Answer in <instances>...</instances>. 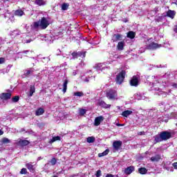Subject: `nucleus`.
<instances>
[{"label": "nucleus", "mask_w": 177, "mask_h": 177, "mask_svg": "<svg viewBox=\"0 0 177 177\" xmlns=\"http://www.w3.org/2000/svg\"><path fill=\"white\" fill-rule=\"evenodd\" d=\"M152 80H153L154 82L152 83V87L151 88V91H159L158 95H165V92H162L161 88H162V86H161V83H160V80H158V77L156 76H152Z\"/></svg>", "instance_id": "obj_1"}, {"label": "nucleus", "mask_w": 177, "mask_h": 177, "mask_svg": "<svg viewBox=\"0 0 177 177\" xmlns=\"http://www.w3.org/2000/svg\"><path fill=\"white\" fill-rule=\"evenodd\" d=\"M50 24V19L49 18L42 17L41 21H36L33 24L35 28L40 27L42 30H45Z\"/></svg>", "instance_id": "obj_2"}, {"label": "nucleus", "mask_w": 177, "mask_h": 177, "mask_svg": "<svg viewBox=\"0 0 177 177\" xmlns=\"http://www.w3.org/2000/svg\"><path fill=\"white\" fill-rule=\"evenodd\" d=\"M85 56H86V51H75L71 55H63V57H66V59H70V60L72 59H78V57H82L84 59Z\"/></svg>", "instance_id": "obj_3"}, {"label": "nucleus", "mask_w": 177, "mask_h": 177, "mask_svg": "<svg viewBox=\"0 0 177 177\" xmlns=\"http://www.w3.org/2000/svg\"><path fill=\"white\" fill-rule=\"evenodd\" d=\"M161 46H163V48H169V43H165L164 44L161 45L152 42L147 45V49H149V50H154L156 49H158V48H161Z\"/></svg>", "instance_id": "obj_4"}, {"label": "nucleus", "mask_w": 177, "mask_h": 177, "mask_svg": "<svg viewBox=\"0 0 177 177\" xmlns=\"http://www.w3.org/2000/svg\"><path fill=\"white\" fill-rule=\"evenodd\" d=\"M106 97L110 100H117L118 99L117 91L115 90H109L106 91Z\"/></svg>", "instance_id": "obj_5"}, {"label": "nucleus", "mask_w": 177, "mask_h": 177, "mask_svg": "<svg viewBox=\"0 0 177 177\" xmlns=\"http://www.w3.org/2000/svg\"><path fill=\"white\" fill-rule=\"evenodd\" d=\"M124 78H125V71H122L116 75V84H118V85H121V84L124 82Z\"/></svg>", "instance_id": "obj_6"}, {"label": "nucleus", "mask_w": 177, "mask_h": 177, "mask_svg": "<svg viewBox=\"0 0 177 177\" xmlns=\"http://www.w3.org/2000/svg\"><path fill=\"white\" fill-rule=\"evenodd\" d=\"M21 37L22 39L23 44H30V42H32L33 41L32 39L30 38V35L23 33L21 35Z\"/></svg>", "instance_id": "obj_7"}, {"label": "nucleus", "mask_w": 177, "mask_h": 177, "mask_svg": "<svg viewBox=\"0 0 177 177\" xmlns=\"http://www.w3.org/2000/svg\"><path fill=\"white\" fill-rule=\"evenodd\" d=\"M103 121H104V117L102 115L96 117L94 120V127H99V125H100Z\"/></svg>", "instance_id": "obj_8"}, {"label": "nucleus", "mask_w": 177, "mask_h": 177, "mask_svg": "<svg viewBox=\"0 0 177 177\" xmlns=\"http://www.w3.org/2000/svg\"><path fill=\"white\" fill-rule=\"evenodd\" d=\"M12 96V93H3L0 94V100L3 102H5V100H8Z\"/></svg>", "instance_id": "obj_9"}, {"label": "nucleus", "mask_w": 177, "mask_h": 177, "mask_svg": "<svg viewBox=\"0 0 177 177\" xmlns=\"http://www.w3.org/2000/svg\"><path fill=\"white\" fill-rule=\"evenodd\" d=\"M121 146H122V142L118 140L114 141L113 143V147L115 152L118 151V149L121 148Z\"/></svg>", "instance_id": "obj_10"}, {"label": "nucleus", "mask_w": 177, "mask_h": 177, "mask_svg": "<svg viewBox=\"0 0 177 177\" xmlns=\"http://www.w3.org/2000/svg\"><path fill=\"white\" fill-rule=\"evenodd\" d=\"M160 136L163 140H168L171 136V134L169 131H163L160 133Z\"/></svg>", "instance_id": "obj_11"}, {"label": "nucleus", "mask_w": 177, "mask_h": 177, "mask_svg": "<svg viewBox=\"0 0 177 177\" xmlns=\"http://www.w3.org/2000/svg\"><path fill=\"white\" fill-rule=\"evenodd\" d=\"M122 40V36L120 34H114L112 37L113 42H118V41Z\"/></svg>", "instance_id": "obj_12"}, {"label": "nucleus", "mask_w": 177, "mask_h": 177, "mask_svg": "<svg viewBox=\"0 0 177 177\" xmlns=\"http://www.w3.org/2000/svg\"><path fill=\"white\" fill-rule=\"evenodd\" d=\"M130 85L131 86H138L139 85V80L136 77H133L130 81Z\"/></svg>", "instance_id": "obj_13"}, {"label": "nucleus", "mask_w": 177, "mask_h": 177, "mask_svg": "<svg viewBox=\"0 0 177 177\" xmlns=\"http://www.w3.org/2000/svg\"><path fill=\"white\" fill-rule=\"evenodd\" d=\"M29 144H30V142L27 140H18L17 142V145L18 146H27Z\"/></svg>", "instance_id": "obj_14"}, {"label": "nucleus", "mask_w": 177, "mask_h": 177, "mask_svg": "<svg viewBox=\"0 0 177 177\" xmlns=\"http://www.w3.org/2000/svg\"><path fill=\"white\" fill-rule=\"evenodd\" d=\"M135 171V167L133 166L128 167L124 169V174L126 175H131Z\"/></svg>", "instance_id": "obj_15"}, {"label": "nucleus", "mask_w": 177, "mask_h": 177, "mask_svg": "<svg viewBox=\"0 0 177 177\" xmlns=\"http://www.w3.org/2000/svg\"><path fill=\"white\" fill-rule=\"evenodd\" d=\"M95 68L97 70V71H103L104 68H106V64H98L95 66Z\"/></svg>", "instance_id": "obj_16"}, {"label": "nucleus", "mask_w": 177, "mask_h": 177, "mask_svg": "<svg viewBox=\"0 0 177 177\" xmlns=\"http://www.w3.org/2000/svg\"><path fill=\"white\" fill-rule=\"evenodd\" d=\"M26 168L30 171V172L35 171V166L32 165V162H29L26 165Z\"/></svg>", "instance_id": "obj_17"}, {"label": "nucleus", "mask_w": 177, "mask_h": 177, "mask_svg": "<svg viewBox=\"0 0 177 177\" xmlns=\"http://www.w3.org/2000/svg\"><path fill=\"white\" fill-rule=\"evenodd\" d=\"M133 113V111L132 110H126L122 113V117H125L126 118H128L129 115H132V113Z\"/></svg>", "instance_id": "obj_18"}, {"label": "nucleus", "mask_w": 177, "mask_h": 177, "mask_svg": "<svg viewBox=\"0 0 177 177\" xmlns=\"http://www.w3.org/2000/svg\"><path fill=\"white\" fill-rule=\"evenodd\" d=\"M124 46H125V41H119L117 45L118 50H124Z\"/></svg>", "instance_id": "obj_19"}, {"label": "nucleus", "mask_w": 177, "mask_h": 177, "mask_svg": "<svg viewBox=\"0 0 177 177\" xmlns=\"http://www.w3.org/2000/svg\"><path fill=\"white\" fill-rule=\"evenodd\" d=\"M10 35L12 37V38H15V37H17L18 35H21V32H20V30H15L13 31H11L10 33Z\"/></svg>", "instance_id": "obj_20"}, {"label": "nucleus", "mask_w": 177, "mask_h": 177, "mask_svg": "<svg viewBox=\"0 0 177 177\" xmlns=\"http://www.w3.org/2000/svg\"><path fill=\"white\" fill-rule=\"evenodd\" d=\"M150 160L152 162H158V161L161 160V156L156 155L154 156L151 157Z\"/></svg>", "instance_id": "obj_21"}, {"label": "nucleus", "mask_w": 177, "mask_h": 177, "mask_svg": "<svg viewBox=\"0 0 177 177\" xmlns=\"http://www.w3.org/2000/svg\"><path fill=\"white\" fill-rule=\"evenodd\" d=\"M98 105L100 106L101 107H104V109H110V107H111V104H107L104 101H99Z\"/></svg>", "instance_id": "obj_22"}, {"label": "nucleus", "mask_w": 177, "mask_h": 177, "mask_svg": "<svg viewBox=\"0 0 177 177\" xmlns=\"http://www.w3.org/2000/svg\"><path fill=\"white\" fill-rule=\"evenodd\" d=\"M1 17H4V19H6V17H8V23H9V21H15V17L9 13H6V15H2Z\"/></svg>", "instance_id": "obj_23"}, {"label": "nucleus", "mask_w": 177, "mask_h": 177, "mask_svg": "<svg viewBox=\"0 0 177 177\" xmlns=\"http://www.w3.org/2000/svg\"><path fill=\"white\" fill-rule=\"evenodd\" d=\"M175 15H176V12L174 10H169L167 12V16L168 17H170V19H174L175 17Z\"/></svg>", "instance_id": "obj_24"}, {"label": "nucleus", "mask_w": 177, "mask_h": 177, "mask_svg": "<svg viewBox=\"0 0 177 177\" xmlns=\"http://www.w3.org/2000/svg\"><path fill=\"white\" fill-rule=\"evenodd\" d=\"M35 5H38V6H44L46 5V1L44 0H35Z\"/></svg>", "instance_id": "obj_25"}, {"label": "nucleus", "mask_w": 177, "mask_h": 177, "mask_svg": "<svg viewBox=\"0 0 177 177\" xmlns=\"http://www.w3.org/2000/svg\"><path fill=\"white\" fill-rule=\"evenodd\" d=\"M44 41L48 44H52V42H53V37H51V36L49 35H46L44 37Z\"/></svg>", "instance_id": "obj_26"}, {"label": "nucleus", "mask_w": 177, "mask_h": 177, "mask_svg": "<svg viewBox=\"0 0 177 177\" xmlns=\"http://www.w3.org/2000/svg\"><path fill=\"white\" fill-rule=\"evenodd\" d=\"M35 93V86L31 85L30 86V91H29L28 96L30 97L32 96V95H34Z\"/></svg>", "instance_id": "obj_27"}, {"label": "nucleus", "mask_w": 177, "mask_h": 177, "mask_svg": "<svg viewBox=\"0 0 177 177\" xmlns=\"http://www.w3.org/2000/svg\"><path fill=\"white\" fill-rule=\"evenodd\" d=\"M45 113V110L43 108H39L37 109L35 114L36 115H42Z\"/></svg>", "instance_id": "obj_28"}, {"label": "nucleus", "mask_w": 177, "mask_h": 177, "mask_svg": "<svg viewBox=\"0 0 177 177\" xmlns=\"http://www.w3.org/2000/svg\"><path fill=\"white\" fill-rule=\"evenodd\" d=\"M135 35H136V33L133 31H129L127 32V38H130V39H133V38H135Z\"/></svg>", "instance_id": "obj_29"}, {"label": "nucleus", "mask_w": 177, "mask_h": 177, "mask_svg": "<svg viewBox=\"0 0 177 177\" xmlns=\"http://www.w3.org/2000/svg\"><path fill=\"white\" fill-rule=\"evenodd\" d=\"M67 84H68V80H65L63 84V90H62V92H64V93H66V92H67Z\"/></svg>", "instance_id": "obj_30"}, {"label": "nucleus", "mask_w": 177, "mask_h": 177, "mask_svg": "<svg viewBox=\"0 0 177 177\" xmlns=\"http://www.w3.org/2000/svg\"><path fill=\"white\" fill-rule=\"evenodd\" d=\"M139 174H141V175H145V174H147V169L145 167H141L138 169Z\"/></svg>", "instance_id": "obj_31"}, {"label": "nucleus", "mask_w": 177, "mask_h": 177, "mask_svg": "<svg viewBox=\"0 0 177 177\" xmlns=\"http://www.w3.org/2000/svg\"><path fill=\"white\" fill-rule=\"evenodd\" d=\"M154 138H155V142H156V143H158V142H162V140H164L162 139V137H161V134H160V136L157 135Z\"/></svg>", "instance_id": "obj_32"}, {"label": "nucleus", "mask_w": 177, "mask_h": 177, "mask_svg": "<svg viewBox=\"0 0 177 177\" xmlns=\"http://www.w3.org/2000/svg\"><path fill=\"white\" fill-rule=\"evenodd\" d=\"M109 151L110 150L106 149L104 152L100 153L98 154V157H104V156H107V154H109Z\"/></svg>", "instance_id": "obj_33"}, {"label": "nucleus", "mask_w": 177, "mask_h": 177, "mask_svg": "<svg viewBox=\"0 0 177 177\" xmlns=\"http://www.w3.org/2000/svg\"><path fill=\"white\" fill-rule=\"evenodd\" d=\"M57 140H60V136H55L50 141L49 143L52 144L54 142H57Z\"/></svg>", "instance_id": "obj_34"}, {"label": "nucleus", "mask_w": 177, "mask_h": 177, "mask_svg": "<svg viewBox=\"0 0 177 177\" xmlns=\"http://www.w3.org/2000/svg\"><path fill=\"white\" fill-rule=\"evenodd\" d=\"M32 73H34V68H30L26 71L25 75H26V77H27V76L30 75V74H32Z\"/></svg>", "instance_id": "obj_35"}, {"label": "nucleus", "mask_w": 177, "mask_h": 177, "mask_svg": "<svg viewBox=\"0 0 177 177\" xmlns=\"http://www.w3.org/2000/svg\"><path fill=\"white\" fill-rule=\"evenodd\" d=\"M15 16H23L24 15V12L21 10H16L15 12Z\"/></svg>", "instance_id": "obj_36"}, {"label": "nucleus", "mask_w": 177, "mask_h": 177, "mask_svg": "<svg viewBox=\"0 0 177 177\" xmlns=\"http://www.w3.org/2000/svg\"><path fill=\"white\" fill-rule=\"evenodd\" d=\"M136 99H137L138 100H145L146 97L142 94H137V96H136Z\"/></svg>", "instance_id": "obj_37"}, {"label": "nucleus", "mask_w": 177, "mask_h": 177, "mask_svg": "<svg viewBox=\"0 0 177 177\" xmlns=\"http://www.w3.org/2000/svg\"><path fill=\"white\" fill-rule=\"evenodd\" d=\"M74 96H78L79 97H82V96H84V93L82 91H77V92H75L73 93Z\"/></svg>", "instance_id": "obj_38"}, {"label": "nucleus", "mask_w": 177, "mask_h": 177, "mask_svg": "<svg viewBox=\"0 0 177 177\" xmlns=\"http://www.w3.org/2000/svg\"><path fill=\"white\" fill-rule=\"evenodd\" d=\"M93 142H95V137H88L87 138V142L88 143H93Z\"/></svg>", "instance_id": "obj_39"}, {"label": "nucleus", "mask_w": 177, "mask_h": 177, "mask_svg": "<svg viewBox=\"0 0 177 177\" xmlns=\"http://www.w3.org/2000/svg\"><path fill=\"white\" fill-rule=\"evenodd\" d=\"M68 6H69L68 3H63L62 6V10H67V9H68Z\"/></svg>", "instance_id": "obj_40"}, {"label": "nucleus", "mask_w": 177, "mask_h": 177, "mask_svg": "<svg viewBox=\"0 0 177 177\" xmlns=\"http://www.w3.org/2000/svg\"><path fill=\"white\" fill-rule=\"evenodd\" d=\"M86 113V110L80 109H79V114L80 115H84V114Z\"/></svg>", "instance_id": "obj_41"}, {"label": "nucleus", "mask_w": 177, "mask_h": 177, "mask_svg": "<svg viewBox=\"0 0 177 177\" xmlns=\"http://www.w3.org/2000/svg\"><path fill=\"white\" fill-rule=\"evenodd\" d=\"M2 142L3 143H10V140H9V138H3Z\"/></svg>", "instance_id": "obj_42"}, {"label": "nucleus", "mask_w": 177, "mask_h": 177, "mask_svg": "<svg viewBox=\"0 0 177 177\" xmlns=\"http://www.w3.org/2000/svg\"><path fill=\"white\" fill-rule=\"evenodd\" d=\"M96 177H100L102 176V171L100 169L97 170L95 174Z\"/></svg>", "instance_id": "obj_43"}, {"label": "nucleus", "mask_w": 177, "mask_h": 177, "mask_svg": "<svg viewBox=\"0 0 177 177\" xmlns=\"http://www.w3.org/2000/svg\"><path fill=\"white\" fill-rule=\"evenodd\" d=\"M57 162L56 158H53L50 160L51 165H55Z\"/></svg>", "instance_id": "obj_44"}, {"label": "nucleus", "mask_w": 177, "mask_h": 177, "mask_svg": "<svg viewBox=\"0 0 177 177\" xmlns=\"http://www.w3.org/2000/svg\"><path fill=\"white\" fill-rule=\"evenodd\" d=\"M19 96H15L12 97V102H14V103H16L17 102H19Z\"/></svg>", "instance_id": "obj_45"}, {"label": "nucleus", "mask_w": 177, "mask_h": 177, "mask_svg": "<svg viewBox=\"0 0 177 177\" xmlns=\"http://www.w3.org/2000/svg\"><path fill=\"white\" fill-rule=\"evenodd\" d=\"M20 174H21L22 175H23V174L25 175L26 174H27V169L23 168V169L21 170Z\"/></svg>", "instance_id": "obj_46"}, {"label": "nucleus", "mask_w": 177, "mask_h": 177, "mask_svg": "<svg viewBox=\"0 0 177 177\" xmlns=\"http://www.w3.org/2000/svg\"><path fill=\"white\" fill-rule=\"evenodd\" d=\"M166 169H167V171H169V172H174V167H167Z\"/></svg>", "instance_id": "obj_47"}, {"label": "nucleus", "mask_w": 177, "mask_h": 177, "mask_svg": "<svg viewBox=\"0 0 177 177\" xmlns=\"http://www.w3.org/2000/svg\"><path fill=\"white\" fill-rule=\"evenodd\" d=\"M99 42V41L96 42V41L93 40V41H90L89 44H91V45H98Z\"/></svg>", "instance_id": "obj_48"}, {"label": "nucleus", "mask_w": 177, "mask_h": 177, "mask_svg": "<svg viewBox=\"0 0 177 177\" xmlns=\"http://www.w3.org/2000/svg\"><path fill=\"white\" fill-rule=\"evenodd\" d=\"M5 63V58L1 57L0 58V64H3Z\"/></svg>", "instance_id": "obj_49"}, {"label": "nucleus", "mask_w": 177, "mask_h": 177, "mask_svg": "<svg viewBox=\"0 0 177 177\" xmlns=\"http://www.w3.org/2000/svg\"><path fill=\"white\" fill-rule=\"evenodd\" d=\"M172 167H174V169H177V162H174L172 164Z\"/></svg>", "instance_id": "obj_50"}, {"label": "nucleus", "mask_w": 177, "mask_h": 177, "mask_svg": "<svg viewBox=\"0 0 177 177\" xmlns=\"http://www.w3.org/2000/svg\"><path fill=\"white\" fill-rule=\"evenodd\" d=\"M138 135H140V136L145 135V131H140L138 132Z\"/></svg>", "instance_id": "obj_51"}, {"label": "nucleus", "mask_w": 177, "mask_h": 177, "mask_svg": "<svg viewBox=\"0 0 177 177\" xmlns=\"http://www.w3.org/2000/svg\"><path fill=\"white\" fill-rule=\"evenodd\" d=\"M84 82H89V77H86L84 80Z\"/></svg>", "instance_id": "obj_52"}, {"label": "nucleus", "mask_w": 177, "mask_h": 177, "mask_svg": "<svg viewBox=\"0 0 177 177\" xmlns=\"http://www.w3.org/2000/svg\"><path fill=\"white\" fill-rule=\"evenodd\" d=\"M117 127H124V124H116Z\"/></svg>", "instance_id": "obj_53"}, {"label": "nucleus", "mask_w": 177, "mask_h": 177, "mask_svg": "<svg viewBox=\"0 0 177 177\" xmlns=\"http://www.w3.org/2000/svg\"><path fill=\"white\" fill-rule=\"evenodd\" d=\"M106 177H114L113 174H107Z\"/></svg>", "instance_id": "obj_54"}, {"label": "nucleus", "mask_w": 177, "mask_h": 177, "mask_svg": "<svg viewBox=\"0 0 177 177\" xmlns=\"http://www.w3.org/2000/svg\"><path fill=\"white\" fill-rule=\"evenodd\" d=\"M1 72H2V73H8V71H6V69H3V70H1Z\"/></svg>", "instance_id": "obj_55"}, {"label": "nucleus", "mask_w": 177, "mask_h": 177, "mask_svg": "<svg viewBox=\"0 0 177 177\" xmlns=\"http://www.w3.org/2000/svg\"><path fill=\"white\" fill-rule=\"evenodd\" d=\"M174 30L175 32H177V26L174 28Z\"/></svg>", "instance_id": "obj_56"}, {"label": "nucleus", "mask_w": 177, "mask_h": 177, "mask_svg": "<svg viewBox=\"0 0 177 177\" xmlns=\"http://www.w3.org/2000/svg\"><path fill=\"white\" fill-rule=\"evenodd\" d=\"M3 133V131L0 129V136H2Z\"/></svg>", "instance_id": "obj_57"}, {"label": "nucleus", "mask_w": 177, "mask_h": 177, "mask_svg": "<svg viewBox=\"0 0 177 177\" xmlns=\"http://www.w3.org/2000/svg\"><path fill=\"white\" fill-rule=\"evenodd\" d=\"M40 160H42V157L41 156L37 158V161H39Z\"/></svg>", "instance_id": "obj_58"}, {"label": "nucleus", "mask_w": 177, "mask_h": 177, "mask_svg": "<svg viewBox=\"0 0 177 177\" xmlns=\"http://www.w3.org/2000/svg\"><path fill=\"white\" fill-rule=\"evenodd\" d=\"M176 86H177V84H173V87H174V88H176Z\"/></svg>", "instance_id": "obj_59"}, {"label": "nucleus", "mask_w": 177, "mask_h": 177, "mask_svg": "<svg viewBox=\"0 0 177 177\" xmlns=\"http://www.w3.org/2000/svg\"><path fill=\"white\" fill-rule=\"evenodd\" d=\"M28 53V50L23 51V53Z\"/></svg>", "instance_id": "obj_60"}, {"label": "nucleus", "mask_w": 177, "mask_h": 177, "mask_svg": "<svg viewBox=\"0 0 177 177\" xmlns=\"http://www.w3.org/2000/svg\"><path fill=\"white\" fill-rule=\"evenodd\" d=\"M73 75H77V72H73Z\"/></svg>", "instance_id": "obj_61"}, {"label": "nucleus", "mask_w": 177, "mask_h": 177, "mask_svg": "<svg viewBox=\"0 0 177 177\" xmlns=\"http://www.w3.org/2000/svg\"><path fill=\"white\" fill-rule=\"evenodd\" d=\"M46 62H49V58H46Z\"/></svg>", "instance_id": "obj_62"}, {"label": "nucleus", "mask_w": 177, "mask_h": 177, "mask_svg": "<svg viewBox=\"0 0 177 177\" xmlns=\"http://www.w3.org/2000/svg\"><path fill=\"white\" fill-rule=\"evenodd\" d=\"M4 2H6V1H9V0H3Z\"/></svg>", "instance_id": "obj_63"}, {"label": "nucleus", "mask_w": 177, "mask_h": 177, "mask_svg": "<svg viewBox=\"0 0 177 177\" xmlns=\"http://www.w3.org/2000/svg\"><path fill=\"white\" fill-rule=\"evenodd\" d=\"M53 177H57V176H53Z\"/></svg>", "instance_id": "obj_64"}]
</instances>
